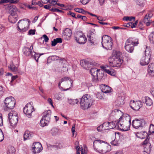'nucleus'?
<instances>
[{"instance_id": "obj_1", "label": "nucleus", "mask_w": 154, "mask_h": 154, "mask_svg": "<svg viewBox=\"0 0 154 154\" xmlns=\"http://www.w3.org/2000/svg\"><path fill=\"white\" fill-rule=\"evenodd\" d=\"M93 147L94 150L100 153H105L110 150V146L106 142L100 140H95Z\"/></svg>"}, {"instance_id": "obj_2", "label": "nucleus", "mask_w": 154, "mask_h": 154, "mask_svg": "<svg viewBox=\"0 0 154 154\" xmlns=\"http://www.w3.org/2000/svg\"><path fill=\"white\" fill-rule=\"evenodd\" d=\"M126 116H121L119 119V129L123 131L129 130L131 125V118L128 114H126Z\"/></svg>"}, {"instance_id": "obj_3", "label": "nucleus", "mask_w": 154, "mask_h": 154, "mask_svg": "<svg viewBox=\"0 0 154 154\" xmlns=\"http://www.w3.org/2000/svg\"><path fill=\"white\" fill-rule=\"evenodd\" d=\"M110 65L113 67H119L123 62V58L122 54L117 52L113 54L109 59Z\"/></svg>"}, {"instance_id": "obj_4", "label": "nucleus", "mask_w": 154, "mask_h": 154, "mask_svg": "<svg viewBox=\"0 0 154 154\" xmlns=\"http://www.w3.org/2000/svg\"><path fill=\"white\" fill-rule=\"evenodd\" d=\"M93 102L90 95L86 94L83 95L80 99L81 107L83 110L87 109L92 105Z\"/></svg>"}, {"instance_id": "obj_5", "label": "nucleus", "mask_w": 154, "mask_h": 154, "mask_svg": "<svg viewBox=\"0 0 154 154\" xmlns=\"http://www.w3.org/2000/svg\"><path fill=\"white\" fill-rule=\"evenodd\" d=\"M30 21L27 19H24L19 20L17 23V26L20 32H24L29 28Z\"/></svg>"}, {"instance_id": "obj_6", "label": "nucleus", "mask_w": 154, "mask_h": 154, "mask_svg": "<svg viewBox=\"0 0 154 154\" xmlns=\"http://www.w3.org/2000/svg\"><path fill=\"white\" fill-rule=\"evenodd\" d=\"M138 43V40L135 41L134 39L129 38L125 42V49L128 52L132 53L134 50V47L137 45Z\"/></svg>"}, {"instance_id": "obj_7", "label": "nucleus", "mask_w": 154, "mask_h": 154, "mask_svg": "<svg viewBox=\"0 0 154 154\" xmlns=\"http://www.w3.org/2000/svg\"><path fill=\"white\" fill-rule=\"evenodd\" d=\"M102 47L107 50H111L112 45L111 38L108 35H103L102 37Z\"/></svg>"}, {"instance_id": "obj_8", "label": "nucleus", "mask_w": 154, "mask_h": 154, "mask_svg": "<svg viewBox=\"0 0 154 154\" xmlns=\"http://www.w3.org/2000/svg\"><path fill=\"white\" fill-rule=\"evenodd\" d=\"M8 118L11 125L13 128L15 127L17 125L18 119L17 112L12 111L9 113Z\"/></svg>"}, {"instance_id": "obj_9", "label": "nucleus", "mask_w": 154, "mask_h": 154, "mask_svg": "<svg viewBox=\"0 0 154 154\" xmlns=\"http://www.w3.org/2000/svg\"><path fill=\"white\" fill-rule=\"evenodd\" d=\"M5 108L7 110L13 109L15 106L16 101L14 98L12 97H9L6 98L4 101Z\"/></svg>"}, {"instance_id": "obj_10", "label": "nucleus", "mask_w": 154, "mask_h": 154, "mask_svg": "<svg viewBox=\"0 0 154 154\" xmlns=\"http://www.w3.org/2000/svg\"><path fill=\"white\" fill-rule=\"evenodd\" d=\"M76 41L79 44H84L86 42L87 39L85 35L82 32H78L75 37Z\"/></svg>"}, {"instance_id": "obj_11", "label": "nucleus", "mask_w": 154, "mask_h": 154, "mask_svg": "<svg viewBox=\"0 0 154 154\" xmlns=\"http://www.w3.org/2000/svg\"><path fill=\"white\" fill-rule=\"evenodd\" d=\"M32 102L28 103L23 108V112L29 118L31 116L32 112L34 110L33 107L32 106Z\"/></svg>"}, {"instance_id": "obj_12", "label": "nucleus", "mask_w": 154, "mask_h": 154, "mask_svg": "<svg viewBox=\"0 0 154 154\" xmlns=\"http://www.w3.org/2000/svg\"><path fill=\"white\" fill-rule=\"evenodd\" d=\"M130 106L133 110L138 111L142 106L143 103L140 100H138L136 101L133 100L130 101Z\"/></svg>"}, {"instance_id": "obj_13", "label": "nucleus", "mask_w": 154, "mask_h": 154, "mask_svg": "<svg viewBox=\"0 0 154 154\" xmlns=\"http://www.w3.org/2000/svg\"><path fill=\"white\" fill-rule=\"evenodd\" d=\"M145 121L142 119H135L132 121V125L133 127L135 129L142 127L145 124Z\"/></svg>"}, {"instance_id": "obj_14", "label": "nucleus", "mask_w": 154, "mask_h": 154, "mask_svg": "<svg viewBox=\"0 0 154 154\" xmlns=\"http://www.w3.org/2000/svg\"><path fill=\"white\" fill-rule=\"evenodd\" d=\"M149 137L148 136L143 143V145L145 146L143 151L144 154H149L150 152L152 147L151 144L149 142Z\"/></svg>"}, {"instance_id": "obj_15", "label": "nucleus", "mask_w": 154, "mask_h": 154, "mask_svg": "<svg viewBox=\"0 0 154 154\" xmlns=\"http://www.w3.org/2000/svg\"><path fill=\"white\" fill-rule=\"evenodd\" d=\"M90 73L93 77H102L103 71L96 68H92L90 71Z\"/></svg>"}, {"instance_id": "obj_16", "label": "nucleus", "mask_w": 154, "mask_h": 154, "mask_svg": "<svg viewBox=\"0 0 154 154\" xmlns=\"http://www.w3.org/2000/svg\"><path fill=\"white\" fill-rule=\"evenodd\" d=\"M33 152L35 154L41 152L42 149V147L41 144L38 142L34 143L32 146Z\"/></svg>"}, {"instance_id": "obj_17", "label": "nucleus", "mask_w": 154, "mask_h": 154, "mask_svg": "<svg viewBox=\"0 0 154 154\" xmlns=\"http://www.w3.org/2000/svg\"><path fill=\"white\" fill-rule=\"evenodd\" d=\"M72 34L71 30L69 28H67L63 32L62 36L65 40H68L70 39Z\"/></svg>"}, {"instance_id": "obj_18", "label": "nucleus", "mask_w": 154, "mask_h": 154, "mask_svg": "<svg viewBox=\"0 0 154 154\" xmlns=\"http://www.w3.org/2000/svg\"><path fill=\"white\" fill-rule=\"evenodd\" d=\"M23 51L26 56H32L34 52L32 45H31L30 48L25 47L23 49Z\"/></svg>"}, {"instance_id": "obj_19", "label": "nucleus", "mask_w": 154, "mask_h": 154, "mask_svg": "<svg viewBox=\"0 0 154 154\" xmlns=\"http://www.w3.org/2000/svg\"><path fill=\"white\" fill-rule=\"evenodd\" d=\"M146 75L148 77H154V63L149 64Z\"/></svg>"}, {"instance_id": "obj_20", "label": "nucleus", "mask_w": 154, "mask_h": 154, "mask_svg": "<svg viewBox=\"0 0 154 154\" xmlns=\"http://www.w3.org/2000/svg\"><path fill=\"white\" fill-rule=\"evenodd\" d=\"M152 16V14L151 12L147 13L143 19V21L144 23L146 24L147 26H149L150 24L152 22L150 20V19Z\"/></svg>"}, {"instance_id": "obj_21", "label": "nucleus", "mask_w": 154, "mask_h": 154, "mask_svg": "<svg viewBox=\"0 0 154 154\" xmlns=\"http://www.w3.org/2000/svg\"><path fill=\"white\" fill-rule=\"evenodd\" d=\"M80 65L82 67L86 69H88L91 67L92 64L86 60H81L80 62Z\"/></svg>"}, {"instance_id": "obj_22", "label": "nucleus", "mask_w": 154, "mask_h": 154, "mask_svg": "<svg viewBox=\"0 0 154 154\" xmlns=\"http://www.w3.org/2000/svg\"><path fill=\"white\" fill-rule=\"evenodd\" d=\"M51 112L50 110H48L44 112L42 116L43 119H44L47 122H49L51 120Z\"/></svg>"}, {"instance_id": "obj_23", "label": "nucleus", "mask_w": 154, "mask_h": 154, "mask_svg": "<svg viewBox=\"0 0 154 154\" xmlns=\"http://www.w3.org/2000/svg\"><path fill=\"white\" fill-rule=\"evenodd\" d=\"M150 58L146 56L143 57L141 59L140 64L141 65H146L149 63Z\"/></svg>"}, {"instance_id": "obj_24", "label": "nucleus", "mask_w": 154, "mask_h": 154, "mask_svg": "<svg viewBox=\"0 0 154 154\" xmlns=\"http://www.w3.org/2000/svg\"><path fill=\"white\" fill-rule=\"evenodd\" d=\"M119 120L115 121L114 122H109V127L110 129L116 128V129H119Z\"/></svg>"}, {"instance_id": "obj_25", "label": "nucleus", "mask_w": 154, "mask_h": 154, "mask_svg": "<svg viewBox=\"0 0 154 154\" xmlns=\"http://www.w3.org/2000/svg\"><path fill=\"white\" fill-rule=\"evenodd\" d=\"M8 20L10 22L14 23L18 19L17 14H11L8 17Z\"/></svg>"}, {"instance_id": "obj_26", "label": "nucleus", "mask_w": 154, "mask_h": 154, "mask_svg": "<svg viewBox=\"0 0 154 154\" xmlns=\"http://www.w3.org/2000/svg\"><path fill=\"white\" fill-rule=\"evenodd\" d=\"M142 101L143 103H145L148 106H151L153 103L152 100L148 97H145L144 98H143Z\"/></svg>"}, {"instance_id": "obj_27", "label": "nucleus", "mask_w": 154, "mask_h": 154, "mask_svg": "<svg viewBox=\"0 0 154 154\" xmlns=\"http://www.w3.org/2000/svg\"><path fill=\"white\" fill-rule=\"evenodd\" d=\"M101 91L103 93H107L111 92L112 88L108 86L105 85H103L101 87Z\"/></svg>"}, {"instance_id": "obj_28", "label": "nucleus", "mask_w": 154, "mask_h": 154, "mask_svg": "<svg viewBox=\"0 0 154 154\" xmlns=\"http://www.w3.org/2000/svg\"><path fill=\"white\" fill-rule=\"evenodd\" d=\"M33 133L29 131H26L23 135L24 140L30 139L32 137Z\"/></svg>"}, {"instance_id": "obj_29", "label": "nucleus", "mask_w": 154, "mask_h": 154, "mask_svg": "<svg viewBox=\"0 0 154 154\" xmlns=\"http://www.w3.org/2000/svg\"><path fill=\"white\" fill-rule=\"evenodd\" d=\"M57 70L61 73L64 72L66 73H67V71L68 70V68L66 65L63 66L62 65L60 68V67L57 68Z\"/></svg>"}, {"instance_id": "obj_30", "label": "nucleus", "mask_w": 154, "mask_h": 154, "mask_svg": "<svg viewBox=\"0 0 154 154\" xmlns=\"http://www.w3.org/2000/svg\"><path fill=\"white\" fill-rule=\"evenodd\" d=\"M116 133H115L112 135V138L111 140H109V141L111 145L114 146H117L118 142L116 137Z\"/></svg>"}, {"instance_id": "obj_31", "label": "nucleus", "mask_w": 154, "mask_h": 154, "mask_svg": "<svg viewBox=\"0 0 154 154\" xmlns=\"http://www.w3.org/2000/svg\"><path fill=\"white\" fill-rule=\"evenodd\" d=\"M137 136L138 137L141 139H144L148 136H149L147 133L145 131L137 133Z\"/></svg>"}, {"instance_id": "obj_32", "label": "nucleus", "mask_w": 154, "mask_h": 154, "mask_svg": "<svg viewBox=\"0 0 154 154\" xmlns=\"http://www.w3.org/2000/svg\"><path fill=\"white\" fill-rule=\"evenodd\" d=\"M18 9L14 5H12L10 7V12L11 14H17Z\"/></svg>"}, {"instance_id": "obj_33", "label": "nucleus", "mask_w": 154, "mask_h": 154, "mask_svg": "<svg viewBox=\"0 0 154 154\" xmlns=\"http://www.w3.org/2000/svg\"><path fill=\"white\" fill-rule=\"evenodd\" d=\"M146 47L145 52V56L147 57H149V58L151 57V49L149 47L145 46Z\"/></svg>"}, {"instance_id": "obj_34", "label": "nucleus", "mask_w": 154, "mask_h": 154, "mask_svg": "<svg viewBox=\"0 0 154 154\" xmlns=\"http://www.w3.org/2000/svg\"><path fill=\"white\" fill-rule=\"evenodd\" d=\"M68 103L70 105H74L75 104L78 103L79 100L78 99H68Z\"/></svg>"}, {"instance_id": "obj_35", "label": "nucleus", "mask_w": 154, "mask_h": 154, "mask_svg": "<svg viewBox=\"0 0 154 154\" xmlns=\"http://www.w3.org/2000/svg\"><path fill=\"white\" fill-rule=\"evenodd\" d=\"M105 72L112 76H114L116 75V72L113 69H105Z\"/></svg>"}, {"instance_id": "obj_36", "label": "nucleus", "mask_w": 154, "mask_h": 154, "mask_svg": "<svg viewBox=\"0 0 154 154\" xmlns=\"http://www.w3.org/2000/svg\"><path fill=\"white\" fill-rule=\"evenodd\" d=\"M149 39L151 44H154V31L150 33L149 36Z\"/></svg>"}, {"instance_id": "obj_37", "label": "nucleus", "mask_w": 154, "mask_h": 154, "mask_svg": "<svg viewBox=\"0 0 154 154\" xmlns=\"http://www.w3.org/2000/svg\"><path fill=\"white\" fill-rule=\"evenodd\" d=\"M136 4L142 7L144 6L145 5V0H135Z\"/></svg>"}, {"instance_id": "obj_38", "label": "nucleus", "mask_w": 154, "mask_h": 154, "mask_svg": "<svg viewBox=\"0 0 154 154\" xmlns=\"http://www.w3.org/2000/svg\"><path fill=\"white\" fill-rule=\"evenodd\" d=\"M8 68L10 70L13 72H15L17 70V67L13 64V62L11 63L9 66H8Z\"/></svg>"}, {"instance_id": "obj_39", "label": "nucleus", "mask_w": 154, "mask_h": 154, "mask_svg": "<svg viewBox=\"0 0 154 154\" xmlns=\"http://www.w3.org/2000/svg\"><path fill=\"white\" fill-rule=\"evenodd\" d=\"M109 122H106L104 123L103 125H101L100 127H103V130H108L110 129L109 127Z\"/></svg>"}, {"instance_id": "obj_40", "label": "nucleus", "mask_w": 154, "mask_h": 154, "mask_svg": "<svg viewBox=\"0 0 154 154\" xmlns=\"http://www.w3.org/2000/svg\"><path fill=\"white\" fill-rule=\"evenodd\" d=\"M43 54H39L37 53H36L34 51L33 52V55L32 57L33 58H34L36 60L37 62L38 61V58L40 57Z\"/></svg>"}, {"instance_id": "obj_41", "label": "nucleus", "mask_w": 154, "mask_h": 154, "mask_svg": "<svg viewBox=\"0 0 154 154\" xmlns=\"http://www.w3.org/2000/svg\"><path fill=\"white\" fill-rule=\"evenodd\" d=\"M123 19L124 20L126 21H131L133 20L134 21L135 20V18L134 17H132L125 16L124 17Z\"/></svg>"}, {"instance_id": "obj_42", "label": "nucleus", "mask_w": 154, "mask_h": 154, "mask_svg": "<svg viewBox=\"0 0 154 154\" xmlns=\"http://www.w3.org/2000/svg\"><path fill=\"white\" fill-rule=\"evenodd\" d=\"M88 40L92 45H94L96 43V38L94 37L88 38Z\"/></svg>"}, {"instance_id": "obj_43", "label": "nucleus", "mask_w": 154, "mask_h": 154, "mask_svg": "<svg viewBox=\"0 0 154 154\" xmlns=\"http://www.w3.org/2000/svg\"><path fill=\"white\" fill-rule=\"evenodd\" d=\"M122 113V112L120 110L116 109L112 111L111 115L113 116L114 115L118 116L119 114H121Z\"/></svg>"}, {"instance_id": "obj_44", "label": "nucleus", "mask_w": 154, "mask_h": 154, "mask_svg": "<svg viewBox=\"0 0 154 154\" xmlns=\"http://www.w3.org/2000/svg\"><path fill=\"white\" fill-rule=\"evenodd\" d=\"M15 150L14 147L13 146H11L8 149L7 152L8 154H14Z\"/></svg>"}, {"instance_id": "obj_45", "label": "nucleus", "mask_w": 154, "mask_h": 154, "mask_svg": "<svg viewBox=\"0 0 154 154\" xmlns=\"http://www.w3.org/2000/svg\"><path fill=\"white\" fill-rule=\"evenodd\" d=\"M138 23L137 21H136L134 23H132L131 22L127 24V25L126 26L127 27H129L130 26H131V27L132 28H135L136 26L137 25V23Z\"/></svg>"}, {"instance_id": "obj_46", "label": "nucleus", "mask_w": 154, "mask_h": 154, "mask_svg": "<svg viewBox=\"0 0 154 154\" xmlns=\"http://www.w3.org/2000/svg\"><path fill=\"white\" fill-rule=\"evenodd\" d=\"M49 122H46V120H45L44 119H43V118L41 119L40 124L42 127H44L48 125V123Z\"/></svg>"}, {"instance_id": "obj_47", "label": "nucleus", "mask_w": 154, "mask_h": 154, "mask_svg": "<svg viewBox=\"0 0 154 154\" xmlns=\"http://www.w3.org/2000/svg\"><path fill=\"white\" fill-rule=\"evenodd\" d=\"M51 131L53 135H55L57 134L58 129L57 128H54L52 129Z\"/></svg>"}, {"instance_id": "obj_48", "label": "nucleus", "mask_w": 154, "mask_h": 154, "mask_svg": "<svg viewBox=\"0 0 154 154\" xmlns=\"http://www.w3.org/2000/svg\"><path fill=\"white\" fill-rule=\"evenodd\" d=\"M74 10L77 12L79 13H82L83 14H85V11L83 9L81 8H75L74 9Z\"/></svg>"}, {"instance_id": "obj_49", "label": "nucleus", "mask_w": 154, "mask_h": 154, "mask_svg": "<svg viewBox=\"0 0 154 154\" xmlns=\"http://www.w3.org/2000/svg\"><path fill=\"white\" fill-rule=\"evenodd\" d=\"M154 133V125L151 124L149 128V134H151Z\"/></svg>"}, {"instance_id": "obj_50", "label": "nucleus", "mask_w": 154, "mask_h": 154, "mask_svg": "<svg viewBox=\"0 0 154 154\" xmlns=\"http://www.w3.org/2000/svg\"><path fill=\"white\" fill-rule=\"evenodd\" d=\"M94 34L93 32L92 31L90 30L89 31L87 35V36L88 38L91 37H94Z\"/></svg>"}, {"instance_id": "obj_51", "label": "nucleus", "mask_w": 154, "mask_h": 154, "mask_svg": "<svg viewBox=\"0 0 154 154\" xmlns=\"http://www.w3.org/2000/svg\"><path fill=\"white\" fill-rule=\"evenodd\" d=\"M66 81L68 84H70V86L71 87L72 85L73 81L70 78H66Z\"/></svg>"}, {"instance_id": "obj_52", "label": "nucleus", "mask_w": 154, "mask_h": 154, "mask_svg": "<svg viewBox=\"0 0 154 154\" xmlns=\"http://www.w3.org/2000/svg\"><path fill=\"white\" fill-rule=\"evenodd\" d=\"M4 135L2 130L0 128V141H2L4 139Z\"/></svg>"}, {"instance_id": "obj_53", "label": "nucleus", "mask_w": 154, "mask_h": 154, "mask_svg": "<svg viewBox=\"0 0 154 154\" xmlns=\"http://www.w3.org/2000/svg\"><path fill=\"white\" fill-rule=\"evenodd\" d=\"M77 17L81 19L84 21H86L87 20V18L85 16H82L80 15H78Z\"/></svg>"}, {"instance_id": "obj_54", "label": "nucleus", "mask_w": 154, "mask_h": 154, "mask_svg": "<svg viewBox=\"0 0 154 154\" xmlns=\"http://www.w3.org/2000/svg\"><path fill=\"white\" fill-rule=\"evenodd\" d=\"M57 0H49V2L52 6L57 4Z\"/></svg>"}, {"instance_id": "obj_55", "label": "nucleus", "mask_w": 154, "mask_h": 154, "mask_svg": "<svg viewBox=\"0 0 154 154\" xmlns=\"http://www.w3.org/2000/svg\"><path fill=\"white\" fill-rule=\"evenodd\" d=\"M5 29V26L3 25L0 24V34L4 32Z\"/></svg>"}, {"instance_id": "obj_56", "label": "nucleus", "mask_w": 154, "mask_h": 154, "mask_svg": "<svg viewBox=\"0 0 154 154\" xmlns=\"http://www.w3.org/2000/svg\"><path fill=\"white\" fill-rule=\"evenodd\" d=\"M35 29H30L29 31L28 34L29 35H34L35 33Z\"/></svg>"}, {"instance_id": "obj_57", "label": "nucleus", "mask_w": 154, "mask_h": 154, "mask_svg": "<svg viewBox=\"0 0 154 154\" xmlns=\"http://www.w3.org/2000/svg\"><path fill=\"white\" fill-rule=\"evenodd\" d=\"M67 14L68 15H70L72 17H75V14L72 11H68V12H67Z\"/></svg>"}, {"instance_id": "obj_58", "label": "nucleus", "mask_w": 154, "mask_h": 154, "mask_svg": "<svg viewBox=\"0 0 154 154\" xmlns=\"http://www.w3.org/2000/svg\"><path fill=\"white\" fill-rule=\"evenodd\" d=\"M110 154H122L121 150H118L116 152H112Z\"/></svg>"}, {"instance_id": "obj_59", "label": "nucleus", "mask_w": 154, "mask_h": 154, "mask_svg": "<svg viewBox=\"0 0 154 154\" xmlns=\"http://www.w3.org/2000/svg\"><path fill=\"white\" fill-rule=\"evenodd\" d=\"M90 0H81V2L83 5H86L88 4Z\"/></svg>"}, {"instance_id": "obj_60", "label": "nucleus", "mask_w": 154, "mask_h": 154, "mask_svg": "<svg viewBox=\"0 0 154 154\" xmlns=\"http://www.w3.org/2000/svg\"><path fill=\"white\" fill-rule=\"evenodd\" d=\"M78 146H75V147L76 148L77 151H76V154H80V152L82 150V148H80V147H79V148L78 149Z\"/></svg>"}, {"instance_id": "obj_61", "label": "nucleus", "mask_w": 154, "mask_h": 154, "mask_svg": "<svg viewBox=\"0 0 154 154\" xmlns=\"http://www.w3.org/2000/svg\"><path fill=\"white\" fill-rule=\"evenodd\" d=\"M42 37L44 38V40L45 41V42H47L49 40V38L47 35H43Z\"/></svg>"}, {"instance_id": "obj_62", "label": "nucleus", "mask_w": 154, "mask_h": 154, "mask_svg": "<svg viewBox=\"0 0 154 154\" xmlns=\"http://www.w3.org/2000/svg\"><path fill=\"white\" fill-rule=\"evenodd\" d=\"M5 76H10L11 77H18L17 75L12 76V74L10 72H8L6 73L5 74Z\"/></svg>"}, {"instance_id": "obj_63", "label": "nucleus", "mask_w": 154, "mask_h": 154, "mask_svg": "<svg viewBox=\"0 0 154 154\" xmlns=\"http://www.w3.org/2000/svg\"><path fill=\"white\" fill-rule=\"evenodd\" d=\"M3 119L2 115L0 113V126H2L3 125Z\"/></svg>"}, {"instance_id": "obj_64", "label": "nucleus", "mask_w": 154, "mask_h": 154, "mask_svg": "<svg viewBox=\"0 0 154 154\" xmlns=\"http://www.w3.org/2000/svg\"><path fill=\"white\" fill-rule=\"evenodd\" d=\"M57 43V42L56 40L55 39H54L52 41L51 45L52 46H55Z\"/></svg>"}]
</instances>
